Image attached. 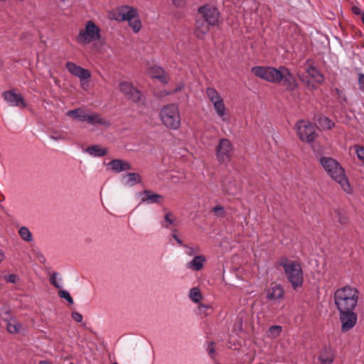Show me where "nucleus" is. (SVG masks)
Returning a JSON list of instances; mask_svg holds the SVG:
<instances>
[{"label": "nucleus", "mask_w": 364, "mask_h": 364, "mask_svg": "<svg viewBox=\"0 0 364 364\" xmlns=\"http://www.w3.org/2000/svg\"><path fill=\"white\" fill-rule=\"evenodd\" d=\"M359 296L358 289L350 285L338 288L333 294V301L338 312L342 332L350 331L357 323L355 309Z\"/></svg>", "instance_id": "f257e3e1"}, {"label": "nucleus", "mask_w": 364, "mask_h": 364, "mask_svg": "<svg viewBox=\"0 0 364 364\" xmlns=\"http://www.w3.org/2000/svg\"><path fill=\"white\" fill-rule=\"evenodd\" d=\"M251 72L256 77L268 82L280 84L289 91L294 90L298 86L293 74L284 66L278 68L272 66H255L251 68Z\"/></svg>", "instance_id": "f03ea898"}, {"label": "nucleus", "mask_w": 364, "mask_h": 364, "mask_svg": "<svg viewBox=\"0 0 364 364\" xmlns=\"http://www.w3.org/2000/svg\"><path fill=\"white\" fill-rule=\"evenodd\" d=\"M319 163L325 171L341 186L347 194L353 193V188L345 173V170L338 161L331 157L321 156L319 159Z\"/></svg>", "instance_id": "7ed1b4c3"}, {"label": "nucleus", "mask_w": 364, "mask_h": 364, "mask_svg": "<svg viewBox=\"0 0 364 364\" xmlns=\"http://www.w3.org/2000/svg\"><path fill=\"white\" fill-rule=\"evenodd\" d=\"M278 264L283 268L288 282L294 290L302 287L304 273L302 267L298 262L290 260L287 257H282L278 261Z\"/></svg>", "instance_id": "20e7f679"}, {"label": "nucleus", "mask_w": 364, "mask_h": 364, "mask_svg": "<svg viewBox=\"0 0 364 364\" xmlns=\"http://www.w3.org/2000/svg\"><path fill=\"white\" fill-rule=\"evenodd\" d=\"M159 118L162 124L169 129L177 130L181 126V114L176 104L163 107L159 112Z\"/></svg>", "instance_id": "39448f33"}, {"label": "nucleus", "mask_w": 364, "mask_h": 364, "mask_svg": "<svg viewBox=\"0 0 364 364\" xmlns=\"http://www.w3.org/2000/svg\"><path fill=\"white\" fill-rule=\"evenodd\" d=\"M101 38V29L92 21H86L85 28L80 29L76 36V41L81 46H87Z\"/></svg>", "instance_id": "423d86ee"}, {"label": "nucleus", "mask_w": 364, "mask_h": 364, "mask_svg": "<svg viewBox=\"0 0 364 364\" xmlns=\"http://www.w3.org/2000/svg\"><path fill=\"white\" fill-rule=\"evenodd\" d=\"M299 138L304 142L311 144L318 136L315 126L309 121L300 120L295 124Z\"/></svg>", "instance_id": "0eeeda50"}, {"label": "nucleus", "mask_w": 364, "mask_h": 364, "mask_svg": "<svg viewBox=\"0 0 364 364\" xmlns=\"http://www.w3.org/2000/svg\"><path fill=\"white\" fill-rule=\"evenodd\" d=\"M198 13L201 15L204 21L213 26H218L220 24V14L215 6L205 4L198 8Z\"/></svg>", "instance_id": "6e6552de"}, {"label": "nucleus", "mask_w": 364, "mask_h": 364, "mask_svg": "<svg viewBox=\"0 0 364 364\" xmlns=\"http://www.w3.org/2000/svg\"><path fill=\"white\" fill-rule=\"evenodd\" d=\"M233 145L228 139H221L216 146V157L218 161L223 164L228 162L233 153Z\"/></svg>", "instance_id": "1a4fd4ad"}, {"label": "nucleus", "mask_w": 364, "mask_h": 364, "mask_svg": "<svg viewBox=\"0 0 364 364\" xmlns=\"http://www.w3.org/2000/svg\"><path fill=\"white\" fill-rule=\"evenodd\" d=\"M2 319L6 322V330L11 334H18L23 328V324L19 323L18 320L11 316L10 311L5 309L1 313Z\"/></svg>", "instance_id": "9d476101"}, {"label": "nucleus", "mask_w": 364, "mask_h": 364, "mask_svg": "<svg viewBox=\"0 0 364 364\" xmlns=\"http://www.w3.org/2000/svg\"><path fill=\"white\" fill-rule=\"evenodd\" d=\"M4 100L11 107H18L21 108H25L27 107V104L24 100V97L21 93H17L16 90H10L4 91L2 93Z\"/></svg>", "instance_id": "9b49d317"}, {"label": "nucleus", "mask_w": 364, "mask_h": 364, "mask_svg": "<svg viewBox=\"0 0 364 364\" xmlns=\"http://www.w3.org/2000/svg\"><path fill=\"white\" fill-rule=\"evenodd\" d=\"M119 89L128 100L134 102H137L141 100V92L129 82L124 81L120 82Z\"/></svg>", "instance_id": "f8f14e48"}, {"label": "nucleus", "mask_w": 364, "mask_h": 364, "mask_svg": "<svg viewBox=\"0 0 364 364\" xmlns=\"http://www.w3.org/2000/svg\"><path fill=\"white\" fill-rule=\"evenodd\" d=\"M266 299L270 301L280 302L284 297V289L279 284L272 283L265 289Z\"/></svg>", "instance_id": "ddd939ff"}, {"label": "nucleus", "mask_w": 364, "mask_h": 364, "mask_svg": "<svg viewBox=\"0 0 364 364\" xmlns=\"http://www.w3.org/2000/svg\"><path fill=\"white\" fill-rule=\"evenodd\" d=\"M212 26L200 18H196L193 29V36L198 40H204Z\"/></svg>", "instance_id": "4468645a"}, {"label": "nucleus", "mask_w": 364, "mask_h": 364, "mask_svg": "<svg viewBox=\"0 0 364 364\" xmlns=\"http://www.w3.org/2000/svg\"><path fill=\"white\" fill-rule=\"evenodd\" d=\"M65 68L71 75L77 77L81 81L83 80H88L91 77V73L88 70L85 69L73 62H67L65 63Z\"/></svg>", "instance_id": "2eb2a0df"}, {"label": "nucleus", "mask_w": 364, "mask_h": 364, "mask_svg": "<svg viewBox=\"0 0 364 364\" xmlns=\"http://www.w3.org/2000/svg\"><path fill=\"white\" fill-rule=\"evenodd\" d=\"M139 196L141 198L140 203L162 204L164 200V196L162 195L155 193L150 190H144L140 192Z\"/></svg>", "instance_id": "dca6fc26"}, {"label": "nucleus", "mask_w": 364, "mask_h": 364, "mask_svg": "<svg viewBox=\"0 0 364 364\" xmlns=\"http://www.w3.org/2000/svg\"><path fill=\"white\" fill-rule=\"evenodd\" d=\"M87 119V122L89 124H100L106 127H109L111 125L110 122L107 120L106 118L102 117V114L98 112H93L89 114Z\"/></svg>", "instance_id": "f3484780"}, {"label": "nucleus", "mask_w": 364, "mask_h": 364, "mask_svg": "<svg viewBox=\"0 0 364 364\" xmlns=\"http://www.w3.org/2000/svg\"><path fill=\"white\" fill-rule=\"evenodd\" d=\"M111 169L115 173H119L123 171L131 169V165L129 162L122 159H114L108 164Z\"/></svg>", "instance_id": "a211bd4d"}, {"label": "nucleus", "mask_w": 364, "mask_h": 364, "mask_svg": "<svg viewBox=\"0 0 364 364\" xmlns=\"http://www.w3.org/2000/svg\"><path fill=\"white\" fill-rule=\"evenodd\" d=\"M119 14L122 21H129L138 15L137 11L129 6H122L119 9Z\"/></svg>", "instance_id": "6ab92c4d"}, {"label": "nucleus", "mask_w": 364, "mask_h": 364, "mask_svg": "<svg viewBox=\"0 0 364 364\" xmlns=\"http://www.w3.org/2000/svg\"><path fill=\"white\" fill-rule=\"evenodd\" d=\"M334 360V353L330 347L325 346L322 348L319 355L318 360L321 364H331Z\"/></svg>", "instance_id": "aec40b11"}, {"label": "nucleus", "mask_w": 364, "mask_h": 364, "mask_svg": "<svg viewBox=\"0 0 364 364\" xmlns=\"http://www.w3.org/2000/svg\"><path fill=\"white\" fill-rule=\"evenodd\" d=\"M206 259L203 255L196 256L187 264V267L194 271H200L203 267Z\"/></svg>", "instance_id": "412c9836"}, {"label": "nucleus", "mask_w": 364, "mask_h": 364, "mask_svg": "<svg viewBox=\"0 0 364 364\" xmlns=\"http://www.w3.org/2000/svg\"><path fill=\"white\" fill-rule=\"evenodd\" d=\"M306 72L311 77H312L317 83L322 84L324 82V76L314 65H310L306 68Z\"/></svg>", "instance_id": "4be33fe9"}, {"label": "nucleus", "mask_w": 364, "mask_h": 364, "mask_svg": "<svg viewBox=\"0 0 364 364\" xmlns=\"http://www.w3.org/2000/svg\"><path fill=\"white\" fill-rule=\"evenodd\" d=\"M85 151L92 156L100 157L105 156L108 151L107 148H102L99 145H93L88 146Z\"/></svg>", "instance_id": "5701e85b"}, {"label": "nucleus", "mask_w": 364, "mask_h": 364, "mask_svg": "<svg viewBox=\"0 0 364 364\" xmlns=\"http://www.w3.org/2000/svg\"><path fill=\"white\" fill-rule=\"evenodd\" d=\"M150 74L152 78L159 79L164 83L168 82L166 72L161 67H153L151 69Z\"/></svg>", "instance_id": "b1692460"}, {"label": "nucleus", "mask_w": 364, "mask_h": 364, "mask_svg": "<svg viewBox=\"0 0 364 364\" xmlns=\"http://www.w3.org/2000/svg\"><path fill=\"white\" fill-rule=\"evenodd\" d=\"M205 94L213 105L223 100L220 93L213 87H207Z\"/></svg>", "instance_id": "393cba45"}, {"label": "nucleus", "mask_w": 364, "mask_h": 364, "mask_svg": "<svg viewBox=\"0 0 364 364\" xmlns=\"http://www.w3.org/2000/svg\"><path fill=\"white\" fill-rule=\"evenodd\" d=\"M213 108L217 113L218 116L223 120L226 121L225 117L228 115V111L225 107L223 100L220 102L213 105Z\"/></svg>", "instance_id": "a878e982"}, {"label": "nucleus", "mask_w": 364, "mask_h": 364, "mask_svg": "<svg viewBox=\"0 0 364 364\" xmlns=\"http://www.w3.org/2000/svg\"><path fill=\"white\" fill-rule=\"evenodd\" d=\"M223 190L228 195L235 196L239 193L240 188L235 183L230 181L228 183H223Z\"/></svg>", "instance_id": "bb28decb"}, {"label": "nucleus", "mask_w": 364, "mask_h": 364, "mask_svg": "<svg viewBox=\"0 0 364 364\" xmlns=\"http://www.w3.org/2000/svg\"><path fill=\"white\" fill-rule=\"evenodd\" d=\"M318 122L323 129H331L335 125L334 122L331 119L325 116L321 117L318 119Z\"/></svg>", "instance_id": "cd10ccee"}, {"label": "nucleus", "mask_w": 364, "mask_h": 364, "mask_svg": "<svg viewBox=\"0 0 364 364\" xmlns=\"http://www.w3.org/2000/svg\"><path fill=\"white\" fill-rule=\"evenodd\" d=\"M125 177L127 178L126 184L130 186L141 182V176L136 173H129Z\"/></svg>", "instance_id": "c85d7f7f"}, {"label": "nucleus", "mask_w": 364, "mask_h": 364, "mask_svg": "<svg viewBox=\"0 0 364 364\" xmlns=\"http://www.w3.org/2000/svg\"><path fill=\"white\" fill-rule=\"evenodd\" d=\"M21 238L28 242L33 241V236L28 228L23 226L18 230Z\"/></svg>", "instance_id": "c756f323"}, {"label": "nucleus", "mask_w": 364, "mask_h": 364, "mask_svg": "<svg viewBox=\"0 0 364 364\" xmlns=\"http://www.w3.org/2000/svg\"><path fill=\"white\" fill-rule=\"evenodd\" d=\"M129 25L134 33H138L141 28V22L139 19V15L128 21Z\"/></svg>", "instance_id": "7c9ffc66"}, {"label": "nucleus", "mask_w": 364, "mask_h": 364, "mask_svg": "<svg viewBox=\"0 0 364 364\" xmlns=\"http://www.w3.org/2000/svg\"><path fill=\"white\" fill-rule=\"evenodd\" d=\"M189 297L193 302L199 303L202 299L200 289L197 287L192 288L190 291Z\"/></svg>", "instance_id": "2f4dec72"}, {"label": "nucleus", "mask_w": 364, "mask_h": 364, "mask_svg": "<svg viewBox=\"0 0 364 364\" xmlns=\"http://www.w3.org/2000/svg\"><path fill=\"white\" fill-rule=\"evenodd\" d=\"M58 273L53 272L50 277V282L52 285H53L55 288L60 289L62 288V285L57 279Z\"/></svg>", "instance_id": "473e14b6"}, {"label": "nucleus", "mask_w": 364, "mask_h": 364, "mask_svg": "<svg viewBox=\"0 0 364 364\" xmlns=\"http://www.w3.org/2000/svg\"><path fill=\"white\" fill-rule=\"evenodd\" d=\"M282 332V327L280 326H272L269 328V333L272 337H277Z\"/></svg>", "instance_id": "72a5a7b5"}, {"label": "nucleus", "mask_w": 364, "mask_h": 364, "mask_svg": "<svg viewBox=\"0 0 364 364\" xmlns=\"http://www.w3.org/2000/svg\"><path fill=\"white\" fill-rule=\"evenodd\" d=\"M58 295L60 298L65 299L68 303L73 304V299L68 291L60 289Z\"/></svg>", "instance_id": "f704fd0d"}, {"label": "nucleus", "mask_w": 364, "mask_h": 364, "mask_svg": "<svg viewBox=\"0 0 364 364\" xmlns=\"http://www.w3.org/2000/svg\"><path fill=\"white\" fill-rule=\"evenodd\" d=\"M82 113V109L77 108L72 110H69L67 112V116L70 117L73 119H78L80 114Z\"/></svg>", "instance_id": "c9c22d12"}, {"label": "nucleus", "mask_w": 364, "mask_h": 364, "mask_svg": "<svg viewBox=\"0 0 364 364\" xmlns=\"http://www.w3.org/2000/svg\"><path fill=\"white\" fill-rule=\"evenodd\" d=\"M355 150L359 160L364 164V147L360 146H355Z\"/></svg>", "instance_id": "e433bc0d"}, {"label": "nucleus", "mask_w": 364, "mask_h": 364, "mask_svg": "<svg viewBox=\"0 0 364 364\" xmlns=\"http://www.w3.org/2000/svg\"><path fill=\"white\" fill-rule=\"evenodd\" d=\"M338 221L341 225H346L348 223V218L345 215H343L341 211H337Z\"/></svg>", "instance_id": "4c0bfd02"}, {"label": "nucleus", "mask_w": 364, "mask_h": 364, "mask_svg": "<svg viewBox=\"0 0 364 364\" xmlns=\"http://www.w3.org/2000/svg\"><path fill=\"white\" fill-rule=\"evenodd\" d=\"M213 212L218 215L225 216L224 208L221 205H215L213 208Z\"/></svg>", "instance_id": "58836bf2"}, {"label": "nucleus", "mask_w": 364, "mask_h": 364, "mask_svg": "<svg viewBox=\"0 0 364 364\" xmlns=\"http://www.w3.org/2000/svg\"><path fill=\"white\" fill-rule=\"evenodd\" d=\"M186 247V253L188 256H193L195 253L198 252L200 251L199 248H194L192 247H189L188 245H183Z\"/></svg>", "instance_id": "ea45409f"}, {"label": "nucleus", "mask_w": 364, "mask_h": 364, "mask_svg": "<svg viewBox=\"0 0 364 364\" xmlns=\"http://www.w3.org/2000/svg\"><path fill=\"white\" fill-rule=\"evenodd\" d=\"M206 349H207V351H208L209 355H210L212 358H213L214 353L215 352V343L213 341L209 342L208 343Z\"/></svg>", "instance_id": "a19ab883"}, {"label": "nucleus", "mask_w": 364, "mask_h": 364, "mask_svg": "<svg viewBox=\"0 0 364 364\" xmlns=\"http://www.w3.org/2000/svg\"><path fill=\"white\" fill-rule=\"evenodd\" d=\"M172 3L178 9L184 8L186 6V0H172Z\"/></svg>", "instance_id": "79ce46f5"}, {"label": "nucleus", "mask_w": 364, "mask_h": 364, "mask_svg": "<svg viewBox=\"0 0 364 364\" xmlns=\"http://www.w3.org/2000/svg\"><path fill=\"white\" fill-rule=\"evenodd\" d=\"M164 220L166 222H167L168 223H169L171 225L174 224V223L176 221V219H175L173 215L170 212L167 213L165 215Z\"/></svg>", "instance_id": "37998d69"}, {"label": "nucleus", "mask_w": 364, "mask_h": 364, "mask_svg": "<svg viewBox=\"0 0 364 364\" xmlns=\"http://www.w3.org/2000/svg\"><path fill=\"white\" fill-rule=\"evenodd\" d=\"M358 82L359 85V89L360 90H364V74H358Z\"/></svg>", "instance_id": "c03bdc74"}, {"label": "nucleus", "mask_w": 364, "mask_h": 364, "mask_svg": "<svg viewBox=\"0 0 364 364\" xmlns=\"http://www.w3.org/2000/svg\"><path fill=\"white\" fill-rule=\"evenodd\" d=\"M210 307L208 305H205L203 304H200L198 306V310L201 314H204L205 316L208 314V313L206 312L207 310L210 309Z\"/></svg>", "instance_id": "a18cd8bd"}, {"label": "nucleus", "mask_w": 364, "mask_h": 364, "mask_svg": "<svg viewBox=\"0 0 364 364\" xmlns=\"http://www.w3.org/2000/svg\"><path fill=\"white\" fill-rule=\"evenodd\" d=\"M71 316L73 320L78 323H80L82 321V316L78 312L72 313Z\"/></svg>", "instance_id": "49530a36"}, {"label": "nucleus", "mask_w": 364, "mask_h": 364, "mask_svg": "<svg viewBox=\"0 0 364 364\" xmlns=\"http://www.w3.org/2000/svg\"><path fill=\"white\" fill-rule=\"evenodd\" d=\"M5 279L9 283H15L16 280V275L14 274H9L5 277Z\"/></svg>", "instance_id": "de8ad7c7"}, {"label": "nucleus", "mask_w": 364, "mask_h": 364, "mask_svg": "<svg viewBox=\"0 0 364 364\" xmlns=\"http://www.w3.org/2000/svg\"><path fill=\"white\" fill-rule=\"evenodd\" d=\"M89 114H87L83 109H82V113L80 114L78 119L81 122H87V117Z\"/></svg>", "instance_id": "09e8293b"}, {"label": "nucleus", "mask_w": 364, "mask_h": 364, "mask_svg": "<svg viewBox=\"0 0 364 364\" xmlns=\"http://www.w3.org/2000/svg\"><path fill=\"white\" fill-rule=\"evenodd\" d=\"M176 232V230L173 231V234H172L173 237L175 239V240L177 242V243L178 245L183 246L184 245L183 244V241L177 236Z\"/></svg>", "instance_id": "8fccbe9b"}, {"label": "nucleus", "mask_w": 364, "mask_h": 364, "mask_svg": "<svg viewBox=\"0 0 364 364\" xmlns=\"http://www.w3.org/2000/svg\"><path fill=\"white\" fill-rule=\"evenodd\" d=\"M352 11L353 12V14H355L356 15H358V14L361 15V14H362L360 11V9L357 6H353L352 8Z\"/></svg>", "instance_id": "3c124183"}, {"label": "nucleus", "mask_w": 364, "mask_h": 364, "mask_svg": "<svg viewBox=\"0 0 364 364\" xmlns=\"http://www.w3.org/2000/svg\"><path fill=\"white\" fill-rule=\"evenodd\" d=\"M183 87H184V85L181 84L179 86H178L176 88H175L172 92H177L181 90Z\"/></svg>", "instance_id": "603ef678"}, {"label": "nucleus", "mask_w": 364, "mask_h": 364, "mask_svg": "<svg viewBox=\"0 0 364 364\" xmlns=\"http://www.w3.org/2000/svg\"><path fill=\"white\" fill-rule=\"evenodd\" d=\"M39 364H53V363L48 360H41Z\"/></svg>", "instance_id": "864d4df0"}, {"label": "nucleus", "mask_w": 364, "mask_h": 364, "mask_svg": "<svg viewBox=\"0 0 364 364\" xmlns=\"http://www.w3.org/2000/svg\"><path fill=\"white\" fill-rule=\"evenodd\" d=\"M336 92L339 97H341V95H343V92L338 88L336 89Z\"/></svg>", "instance_id": "5fc2aeb1"}, {"label": "nucleus", "mask_w": 364, "mask_h": 364, "mask_svg": "<svg viewBox=\"0 0 364 364\" xmlns=\"http://www.w3.org/2000/svg\"><path fill=\"white\" fill-rule=\"evenodd\" d=\"M4 259V252L0 250V262H2Z\"/></svg>", "instance_id": "6e6d98bb"}, {"label": "nucleus", "mask_w": 364, "mask_h": 364, "mask_svg": "<svg viewBox=\"0 0 364 364\" xmlns=\"http://www.w3.org/2000/svg\"><path fill=\"white\" fill-rule=\"evenodd\" d=\"M360 18H361L363 23L364 24V12H363L361 14Z\"/></svg>", "instance_id": "4d7b16f0"}, {"label": "nucleus", "mask_w": 364, "mask_h": 364, "mask_svg": "<svg viewBox=\"0 0 364 364\" xmlns=\"http://www.w3.org/2000/svg\"><path fill=\"white\" fill-rule=\"evenodd\" d=\"M50 138L54 139V140H58V139H60V137L53 136H51Z\"/></svg>", "instance_id": "13d9d810"}, {"label": "nucleus", "mask_w": 364, "mask_h": 364, "mask_svg": "<svg viewBox=\"0 0 364 364\" xmlns=\"http://www.w3.org/2000/svg\"><path fill=\"white\" fill-rule=\"evenodd\" d=\"M343 100L346 101V97L345 95H343Z\"/></svg>", "instance_id": "bf43d9fd"}, {"label": "nucleus", "mask_w": 364, "mask_h": 364, "mask_svg": "<svg viewBox=\"0 0 364 364\" xmlns=\"http://www.w3.org/2000/svg\"><path fill=\"white\" fill-rule=\"evenodd\" d=\"M60 1H62V2H65V1H67L68 0H60Z\"/></svg>", "instance_id": "052dcab7"}, {"label": "nucleus", "mask_w": 364, "mask_h": 364, "mask_svg": "<svg viewBox=\"0 0 364 364\" xmlns=\"http://www.w3.org/2000/svg\"><path fill=\"white\" fill-rule=\"evenodd\" d=\"M1 1H5L6 0H0Z\"/></svg>", "instance_id": "680f3d73"}, {"label": "nucleus", "mask_w": 364, "mask_h": 364, "mask_svg": "<svg viewBox=\"0 0 364 364\" xmlns=\"http://www.w3.org/2000/svg\"><path fill=\"white\" fill-rule=\"evenodd\" d=\"M113 364H119V363H116V362H115V363H114Z\"/></svg>", "instance_id": "e2e57ef3"}]
</instances>
